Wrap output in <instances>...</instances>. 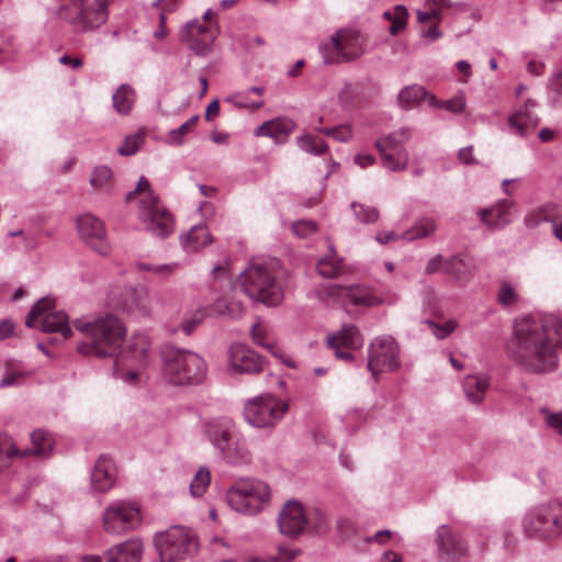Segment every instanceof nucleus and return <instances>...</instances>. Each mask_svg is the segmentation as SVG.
<instances>
[{
	"label": "nucleus",
	"instance_id": "obj_1",
	"mask_svg": "<svg viewBox=\"0 0 562 562\" xmlns=\"http://www.w3.org/2000/svg\"><path fill=\"white\" fill-rule=\"evenodd\" d=\"M557 321L544 316L524 315L513 324V333L506 342L508 359L521 371L548 374L558 369L557 341L550 335Z\"/></svg>",
	"mask_w": 562,
	"mask_h": 562
},
{
	"label": "nucleus",
	"instance_id": "obj_2",
	"mask_svg": "<svg viewBox=\"0 0 562 562\" xmlns=\"http://www.w3.org/2000/svg\"><path fill=\"white\" fill-rule=\"evenodd\" d=\"M72 325L86 338L77 350L87 357H111L126 334L123 323L111 313L86 315L75 319Z\"/></svg>",
	"mask_w": 562,
	"mask_h": 562
},
{
	"label": "nucleus",
	"instance_id": "obj_3",
	"mask_svg": "<svg viewBox=\"0 0 562 562\" xmlns=\"http://www.w3.org/2000/svg\"><path fill=\"white\" fill-rule=\"evenodd\" d=\"M201 429L204 438L224 462L236 467L251 463L252 453L247 438L231 417L209 418L202 423Z\"/></svg>",
	"mask_w": 562,
	"mask_h": 562
},
{
	"label": "nucleus",
	"instance_id": "obj_4",
	"mask_svg": "<svg viewBox=\"0 0 562 562\" xmlns=\"http://www.w3.org/2000/svg\"><path fill=\"white\" fill-rule=\"evenodd\" d=\"M160 373L166 383L173 386H195L207 375L205 359L188 348L165 344L159 350Z\"/></svg>",
	"mask_w": 562,
	"mask_h": 562
},
{
	"label": "nucleus",
	"instance_id": "obj_5",
	"mask_svg": "<svg viewBox=\"0 0 562 562\" xmlns=\"http://www.w3.org/2000/svg\"><path fill=\"white\" fill-rule=\"evenodd\" d=\"M153 543L160 562L184 561L199 549L196 535L183 526H172L156 532Z\"/></svg>",
	"mask_w": 562,
	"mask_h": 562
},
{
	"label": "nucleus",
	"instance_id": "obj_6",
	"mask_svg": "<svg viewBox=\"0 0 562 562\" xmlns=\"http://www.w3.org/2000/svg\"><path fill=\"white\" fill-rule=\"evenodd\" d=\"M220 34L217 13L207 9L200 19L188 21L179 31V40L196 56L212 53Z\"/></svg>",
	"mask_w": 562,
	"mask_h": 562
},
{
	"label": "nucleus",
	"instance_id": "obj_7",
	"mask_svg": "<svg viewBox=\"0 0 562 562\" xmlns=\"http://www.w3.org/2000/svg\"><path fill=\"white\" fill-rule=\"evenodd\" d=\"M522 529L528 537L555 540L562 537V503L550 501L529 509L522 519Z\"/></svg>",
	"mask_w": 562,
	"mask_h": 562
},
{
	"label": "nucleus",
	"instance_id": "obj_8",
	"mask_svg": "<svg viewBox=\"0 0 562 562\" xmlns=\"http://www.w3.org/2000/svg\"><path fill=\"white\" fill-rule=\"evenodd\" d=\"M244 293L252 301L276 306L283 300L281 286L271 271L262 265H250L239 276Z\"/></svg>",
	"mask_w": 562,
	"mask_h": 562
},
{
	"label": "nucleus",
	"instance_id": "obj_9",
	"mask_svg": "<svg viewBox=\"0 0 562 562\" xmlns=\"http://www.w3.org/2000/svg\"><path fill=\"white\" fill-rule=\"evenodd\" d=\"M270 487L259 480H241L232 485L226 493L228 506L240 514L255 515L270 502Z\"/></svg>",
	"mask_w": 562,
	"mask_h": 562
},
{
	"label": "nucleus",
	"instance_id": "obj_10",
	"mask_svg": "<svg viewBox=\"0 0 562 562\" xmlns=\"http://www.w3.org/2000/svg\"><path fill=\"white\" fill-rule=\"evenodd\" d=\"M140 524V504L136 499H119L109 504L102 514L103 530L112 536H124Z\"/></svg>",
	"mask_w": 562,
	"mask_h": 562
},
{
	"label": "nucleus",
	"instance_id": "obj_11",
	"mask_svg": "<svg viewBox=\"0 0 562 562\" xmlns=\"http://www.w3.org/2000/svg\"><path fill=\"white\" fill-rule=\"evenodd\" d=\"M288 404L271 394H261L244 405L245 422L254 428H272L285 415Z\"/></svg>",
	"mask_w": 562,
	"mask_h": 562
},
{
	"label": "nucleus",
	"instance_id": "obj_12",
	"mask_svg": "<svg viewBox=\"0 0 562 562\" xmlns=\"http://www.w3.org/2000/svg\"><path fill=\"white\" fill-rule=\"evenodd\" d=\"M319 53L326 64L351 61L363 55L364 41L358 31L340 30L319 45Z\"/></svg>",
	"mask_w": 562,
	"mask_h": 562
},
{
	"label": "nucleus",
	"instance_id": "obj_13",
	"mask_svg": "<svg viewBox=\"0 0 562 562\" xmlns=\"http://www.w3.org/2000/svg\"><path fill=\"white\" fill-rule=\"evenodd\" d=\"M143 226L153 236L167 238L175 231L172 214L160 203L150 189L149 182L143 178Z\"/></svg>",
	"mask_w": 562,
	"mask_h": 562
},
{
	"label": "nucleus",
	"instance_id": "obj_14",
	"mask_svg": "<svg viewBox=\"0 0 562 562\" xmlns=\"http://www.w3.org/2000/svg\"><path fill=\"white\" fill-rule=\"evenodd\" d=\"M367 367L375 380L380 373L396 371L401 367L400 347L392 336L382 335L370 342Z\"/></svg>",
	"mask_w": 562,
	"mask_h": 562
},
{
	"label": "nucleus",
	"instance_id": "obj_15",
	"mask_svg": "<svg viewBox=\"0 0 562 562\" xmlns=\"http://www.w3.org/2000/svg\"><path fill=\"white\" fill-rule=\"evenodd\" d=\"M408 128L394 131L375 142L383 167L390 171H403L408 166L409 155L404 144L409 139Z\"/></svg>",
	"mask_w": 562,
	"mask_h": 562
},
{
	"label": "nucleus",
	"instance_id": "obj_16",
	"mask_svg": "<svg viewBox=\"0 0 562 562\" xmlns=\"http://www.w3.org/2000/svg\"><path fill=\"white\" fill-rule=\"evenodd\" d=\"M53 306V301L48 297L37 301L26 316L25 324L30 328L40 327L45 333H60L64 338H69L71 328L66 313L48 312Z\"/></svg>",
	"mask_w": 562,
	"mask_h": 562
},
{
	"label": "nucleus",
	"instance_id": "obj_17",
	"mask_svg": "<svg viewBox=\"0 0 562 562\" xmlns=\"http://www.w3.org/2000/svg\"><path fill=\"white\" fill-rule=\"evenodd\" d=\"M314 514L317 521L312 524L301 503L296 501L286 502L278 517L280 532L289 537H295L307 527L317 531L322 530L325 527V517L318 510H315Z\"/></svg>",
	"mask_w": 562,
	"mask_h": 562
},
{
	"label": "nucleus",
	"instance_id": "obj_18",
	"mask_svg": "<svg viewBox=\"0 0 562 562\" xmlns=\"http://www.w3.org/2000/svg\"><path fill=\"white\" fill-rule=\"evenodd\" d=\"M76 227L80 238L98 254L105 256L110 252V244L103 222L87 213L77 217Z\"/></svg>",
	"mask_w": 562,
	"mask_h": 562
},
{
	"label": "nucleus",
	"instance_id": "obj_19",
	"mask_svg": "<svg viewBox=\"0 0 562 562\" xmlns=\"http://www.w3.org/2000/svg\"><path fill=\"white\" fill-rule=\"evenodd\" d=\"M228 370L235 374H252L263 370V358L244 344H233L228 349Z\"/></svg>",
	"mask_w": 562,
	"mask_h": 562
},
{
	"label": "nucleus",
	"instance_id": "obj_20",
	"mask_svg": "<svg viewBox=\"0 0 562 562\" xmlns=\"http://www.w3.org/2000/svg\"><path fill=\"white\" fill-rule=\"evenodd\" d=\"M329 294L356 307H373L385 303V300L376 296L370 289L359 284H334L329 288Z\"/></svg>",
	"mask_w": 562,
	"mask_h": 562
},
{
	"label": "nucleus",
	"instance_id": "obj_21",
	"mask_svg": "<svg viewBox=\"0 0 562 562\" xmlns=\"http://www.w3.org/2000/svg\"><path fill=\"white\" fill-rule=\"evenodd\" d=\"M170 1L171 0H158L154 2L148 13L146 30L150 34L151 38L157 43L155 44L149 42L154 52H160L161 47L158 44L164 43L169 35V30L166 26V3Z\"/></svg>",
	"mask_w": 562,
	"mask_h": 562
},
{
	"label": "nucleus",
	"instance_id": "obj_22",
	"mask_svg": "<svg viewBox=\"0 0 562 562\" xmlns=\"http://www.w3.org/2000/svg\"><path fill=\"white\" fill-rule=\"evenodd\" d=\"M536 103L533 101H526L507 119V124L515 135L526 138L535 132L539 125V117L533 112Z\"/></svg>",
	"mask_w": 562,
	"mask_h": 562
},
{
	"label": "nucleus",
	"instance_id": "obj_23",
	"mask_svg": "<svg viewBox=\"0 0 562 562\" xmlns=\"http://www.w3.org/2000/svg\"><path fill=\"white\" fill-rule=\"evenodd\" d=\"M436 543L439 553L446 555L449 561H459L468 554L465 542L453 535L447 525L437 528Z\"/></svg>",
	"mask_w": 562,
	"mask_h": 562
},
{
	"label": "nucleus",
	"instance_id": "obj_24",
	"mask_svg": "<svg viewBox=\"0 0 562 562\" xmlns=\"http://www.w3.org/2000/svg\"><path fill=\"white\" fill-rule=\"evenodd\" d=\"M140 352L137 349H123L114 362V374L125 383H133L138 378Z\"/></svg>",
	"mask_w": 562,
	"mask_h": 562
},
{
	"label": "nucleus",
	"instance_id": "obj_25",
	"mask_svg": "<svg viewBox=\"0 0 562 562\" xmlns=\"http://www.w3.org/2000/svg\"><path fill=\"white\" fill-rule=\"evenodd\" d=\"M116 468L112 459L101 456L93 468L91 474V485L97 492H106L115 483Z\"/></svg>",
	"mask_w": 562,
	"mask_h": 562
},
{
	"label": "nucleus",
	"instance_id": "obj_26",
	"mask_svg": "<svg viewBox=\"0 0 562 562\" xmlns=\"http://www.w3.org/2000/svg\"><path fill=\"white\" fill-rule=\"evenodd\" d=\"M513 206L512 201L501 200L491 207L481 209L477 214L487 226L502 228L513 221Z\"/></svg>",
	"mask_w": 562,
	"mask_h": 562
},
{
	"label": "nucleus",
	"instance_id": "obj_27",
	"mask_svg": "<svg viewBox=\"0 0 562 562\" xmlns=\"http://www.w3.org/2000/svg\"><path fill=\"white\" fill-rule=\"evenodd\" d=\"M94 4V8H87L85 4L76 2V10L72 16L81 18L78 24L85 30L98 27L108 20V4L103 0H95Z\"/></svg>",
	"mask_w": 562,
	"mask_h": 562
},
{
	"label": "nucleus",
	"instance_id": "obj_28",
	"mask_svg": "<svg viewBox=\"0 0 562 562\" xmlns=\"http://www.w3.org/2000/svg\"><path fill=\"white\" fill-rule=\"evenodd\" d=\"M295 130V123L285 117H279L265 122L255 130L256 136L272 138L276 144H283Z\"/></svg>",
	"mask_w": 562,
	"mask_h": 562
},
{
	"label": "nucleus",
	"instance_id": "obj_29",
	"mask_svg": "<svg viewBox=\"0 0 562 562\" xmlns=\"http://www.w3.org/2000/svg\"><path fill=\"white\" fill-rule=\"evenodd\" d=\"M364 340L359 329L353 324H344L341 328L327 337V346L330 349L346 347L348 349H359Z\"/></svg>",
	"mask_w": 562,
	"mask_h": 562
},
{
	"label": "nucleus",
	"instance_id": "obj_30",
	"mask_svg": "<svg viewBox=\"0 0 562 562\" xmlns=\"http://www.w3.org/2000/svg\"><path fill=\"white\" fill-rule=\"evenodd\" d=\"M463 392L468 401L480 404L490 387V378L486 374H469L462 383Z\"/></svg>",
	"mask_w": 562,
	"mask_h": 562
},
{
	"label": "nucleus",
	"instance_id": "obj_31",
	"mask_svg": "<svg viewBox=\"0 0 562 562\" xmlns=\"http://www.w3.org/2000/svg\"><path fill=\"white\" fill-rule=\"evenodd\" d=\"M181 245L187 251H198L212 243V236L205 225H194L180 236Z\"/></svg>",
	"mask_w": 562,
	"mask_h": 562
},
{
	"label": "nucleus",
	"instance_id": "obj_32",
	"mask_svg": "<svg viewBox=\"0 0 562 562\" xmlns=\"http://www.w3.org/2000/svg\"><path fill=\"white\" fill-rule=\"evenodd\" d=\"M108 562H140V541L128 540L109 550Z\"/></svg>",
	"mask_w": 562,
	"mask_h": 562
},
{
	"label": "nucleus",
	"instance_id": "obj_33",
	"mask_svg": "<svg viewBox=\"0 0 562 562\" xmlns=\"http://www.w3.org/2000/svg\"><path fill=\"white\" fill-rule=\"evenodd\" d=\"M432 95L424 87L412 85L403 88L397 97L398 105L404 110H411L418 106L422 101L429 103V97Z\"/></svg>",
	"mask_w": 562,
	"mask_h": 562
},
{
	"label": "nucleus",
	"instance_id": "obj_34",
	"mask_svg": "<svg viewBox=\"0 0 562 562\" xmlns=\"http://www.w3.org/2000/svg\"><path fill=\"white\" fill-rule=\"evenodd\" d=\"M471 271L472 265L467 256L457 255L445 261L443 272L452 276L459 282H467Z\"/></svg>",
	"mask_w": 562,
	"mask_h": 562
},
{
	"label": "nucleus",
	"instance_id": "obj_35",
	"mask_svg": "<svg viewBox=\"0 0 562 562\" xmlns=\"http://www.w3.org/2000/svg\"><path fill=\"white\" fill-rule=\"evenodd\" d=\"M496 301L503 307H513L520 301L518 283L509 280H502L497 288Z\"/></svg>",
	"mask_w": 562,
	"mask_h": 562
},
{
	"label": "nucleus",
	"instance_id": "obj_36",
	"mask_svg": "<svg viewBox=\"0 0 562 562\" xmlns=\"http://www.w3.org/2000/svg\"><path fill=\"white\" fill-rule=\"evenodd\" d=\"M437 228V223L431 217H423L416 224L403 233V239L412 241L430 236Z\"/></svg>",
	"mask_w": 562,
	"mask_h": 562
},
{
	"label": "nucleus",
	"instance_id": "obj_37",
	"mask_svg": "<svg viewBox=\"0 0 562 562\" xmlns=\"http://www.w3.org/2000/svg\"><path fill=\"white\" fill-rule=\"evenodd\" d=\"M296 144L301 150L314 156L323 155L328 150V145L325 140L310 134L299 136L296 138Z\"/></svg>",
	"mask_w": 562,
	"mask_h": 562
},
{
	"label": "nucleus",
	"instance_id": "obj_38",
	"mask_svg": "<svg viewBox=\"0 0 562 562\" xmlns=\"http://www.w3.org/2000/svg\"><path fill=\"white\" fill-rule=\"evenodd\" d=\"M383 16L391 22L390 33L396 35L405 29L408 14L404 5L397 4L392 10L385 11Z\"/></svg>",
	"mask_w": 562,
	"mask_h": 562
},
{
	"label": "nucleus",
	"instance_id": "obj_39",
	"mask_svg": "<svg viewBox=\"0 0 562 562\" xmlns=\"http://www.w3.org/2000/svg\"><path fill=\"white\" fill-rule=\"evenodd\" d=\"M134 103V93L127 85H122L113 94V105L120 114H127Z\"/></svg>",
	"mask_w": 562,
	"mask_h": 562
},
{
	"label": "nucleus",
	"instance_id": "obj_40",
	"mask_svg": "<svg viewBox=\"0 0 562 562\" xmlns=\"http://www.w3.org/2000/svg\"><path fill=\"white\" fill-rule=\"evenodd\" d=\"M209 315V308L206 306H199L194 311L188 313L181 324L180 329L190 336L194 329L206 318Z\"/></svg>",
	"mask_w": 562,
	"mask_h": 562
},
{
	"label": "nucleus",
	"instance_id": "obj_41",
	"mask_svg": "<svg viewBox=\"0 0 562 562\" xmlns=\"http://www.w3.org/2000/svg\"><path fill=\"white\" fill-rule=\"evenodd\" d=\"M32 450L31 452L36 457H47L50 453L53 439L52 437L43 431L35 430L32 436Z\"/></svg>",
	"mask_w": 562,
	"mask_h": 562
},
{
	"label": "nucleus",
	"instance_id": "obj_42",
	"mask_svg": "<svg viewBox=\"0 0 562 562\" xmlns=\"http://www.w3.org/2000/svg\"><path fill=\"white\" fill-rule=\"evenodd\" d=\"M317 270L325 278H335L341 273L342 262L335 254H330L318 260Z\"/></svg>",
	"mask_w": 562,
	"mask_h": 562
},
{
	"label": "nucleus",
	"instance_id": "obj_43",
	"mask_svg": "<svg viewBox=\"0 0 562 562\" xmlns=\"http://www.w3.org/2000/svg\"><path fill=\"white\" fill-rule=\"evenodd\" d=\"M211 483V472L209 468L201 467L193 476L190 484V493L194 497L202 496Z\"/></svg>",
	"mask_w": 562,
	"mask_h": 562
},
{
	"label": "nucleus",
	"instance_id": "obj_44",
	"mask_svg": "<svg viewBox=\"0 0 562 562\" xmlns=\"http://www.w3.org/2000/svg\"><path fill=\"white\" fill-rule=\"evenodd\" d=\"M429 105L434 108H445L452 113H461L464 111L467 102L463 93H459L450 100L441 101L435 95L429 97Z\"/></svg>",
	"mask_w": 562,
	"mask_h": 562
},
{
	"label": "nucleus",
	"instance_id": "obj_45",
	"mask_svg": "<svg viewBox=\"0 0 562 562\" xmlns=\"http://www.w3.org/2000/svg\"><path fill=\"white\" fill-rule=\"evenodd\" d=\"M198 120L199 115H193L178 128L170 131L167 135L168 143L176 146L182 145L184 143V136L193 130Z\"/></svg>",
	"mask_w": 562,
	"mask_h": 562
},
{
	"label": "nucleus",
	"instance_id": "obj_46",
	"mask_svg": "<svg viewBox=\"0 0 562 562\" xmlns=\"http://www.w3.org/2000/svg\"><path fill=\"white\" fill-rule=\"evenodd\" d=\"M318 132L334 138L339 143H348L353 137L352 126L350 124H341L333 127H321Z\"/></svg>",
	"mask_w": 562,
	"mask_h": 562
},
{
	"label": "nucleus",
	"instance_id": "obj_47",
	"mask_svg": "<svg viewBox=\"0 0 562 562\" xmlns=\"http://www.w3.org/2000/svg\"><path fill=\"white\" fill-rule=\"evenodd\" d=\"M351 209L356 218L362 223H374L379 218V212L373 206H368L360 203H352Z\"/></svg>",
	"mask_w": 562,
	"mask_h": 562
},
{
	"label": "nucleus",
	"instance_id": "obj_48",
	"mask_svg": "<svg viewBox=\"0 0 562 562\" xmlns=\"http://www.w3.org/2000/svg\"><path fill=\"white\" fill-rule=\"evenodd\" d=\"M112 170L108 166L97 167L91 176L90 183L97 189H106L111 183Z\"/></svg>",
	"mask_w": 562,
	"mask_h": 562
},
{
	"label": "nucleus",
	"instance_id": "obj_49",
	"mask_svg": "<svg viewBox=\"0 0 562 562\" xmlns=\"http://www.w3.org/2000/svg\"><path fill=\"white\" fill-rule=\"evenodd\" d=\"M250 335H251L252 341L256 345L268 349L274 356L278 355L277 351H274V345L272 342L266 341V327L262 325L261 322H256L255 324H252L251 329H250Z\"/></svg>",
	"mask_w": 562,
	"mask_h": 562
},
{
	"label": "nucleus",
	"instance_id": "obj_50",
	"mask_svg": "<svg viewBox=\"0 0 562 562\" xmlns=\"http://www.w3.org/2000/svg\"><path fill=\"white\" fill-rule=\"evenodd\" d=\"M140 144V132L125 137L123 144L117 148V153L122 156H131L137 153Z\"/></svg>",
	"mask_w": 562,
	"mask_h": 562
},
{
	"label": "nucleus",
	"instance_id": "obj_51",
	"mask_svg": "<svg viewBox=\"0 0 562 562\" xmlns=\"http://www.w3.org/2000/svg\"><path fill=\"white\" fill-rule=\"evenodd\" d=\"M426 324L438 339L447 338L457 328V322L454 319H448L442 325H438L432 321H427Z\"/></svg>",
	"mask_w": 562,
	"mask_h": 562
},
{
	"label": "nucleus",
	"instance_id": "obj_52",
	"mask_svg": "<svg viewBox=\"0 0 562 562\" xmlns=\"http://www.w3.org/2000/svg\"><path fill=\"white\" fill-rule=\"evenodd\" d=\"M247 91L241 93H236L228 101L233 102V104L239 109H250L258 110L263 105V100H249L247 97Z\"/></svg>",
	"mask_w": 562,
	"mask_h": 562
},
{
	"label": "nucleus",
	"instance_id": "obj_53",
	"mask_svg": "<svg viewBox=\"0 0 562 562\" xmlns=\"http://www.w3.org/2000/svg\"><path fill=\"white\" fill-rule=\"evenodd\" d=\"M317 226L312 221H297L292 224L293 234L300 238H307L316 233Z\"/></svg>",
	"mask_w": 562,
	"mask_h": 562
},
{
	"label": "nucleus",
	"instance_id": "obj_54",
	"mask_svg": "<svg viewBox=\"0 0 562 562\" xmlns=\"http://www.w3.org/2000/svg\"><path fill=\"white\" fill-rule=\"evenodd\" d=\"M525 221L528 226H536L541 222L550 221L549 206H543L530 212Z\"/></svg>",
	"mask_w": 562,
	"mask_h": 562
},
{
	"label": "nucleus",
	"instance_id": "obj_55",
	"mask_svg": "<svg viewBox=\"0 0 562 562\" xmlns=\"http://www.w3.org/2000/svg\"><path fill=\"white\" fill-rule=\"evenodd\" d=\"M77 0H64V3L60 5V14L71 23H79L81 18H74L72 14L76 10ZM81 4H85V0H78Z\"/></svg>",
	"mask_w": 562,
	"mask_h": 562
},
{
	"label": "nucleus",
	"instance_id": "obj_56",
	"mask_svg": "<svg viewBox=\"0 0 562 562\" xmlns=\"http://www.w3.org/2000/svg\"><path fill=\"white\" fill-rule=\"evenodd\" d=\"M295 553L290 550L281 549L279 557H269L267 559L250 558L247 562H289L293 560Z\"/></svg>",
	"mask_w": 562,
	"mask_h": 562
},
{
	"label": "nucleus",
	"instance_id": "obj_57",
	"mask_svg": "<svg viewBox=\"0 0 562 562\" xmlns=\"http://www.w3.org/2000/svg\"><path fill=\"white\" fill-rule=\"evenodd\" d=\"M18 454V450L8 441L0 440V469L8 465L12 456Z\"/></svg>",
	"mask_w": 562,
	"mask_h": 562
},
{
	"label": "nucleus",
	"instance_id": "obj_58",
	"mask_svg": "<svg viewBox=\"0 0 562 562\" xmlns=\"http://www.w3.org/2000/svg\"><path fill=\"white\" fill-rule=\"evenodd\" d=\"M547 425L562 436V411L558 413H546Z\"/></svg>",
	"mask_w": 562,
	"mask_h": 562
},
{
	"label": "nucleus",
	"instance_id": "obj_59",
	"mask_svg": "<svg viewBox=\"0 0 562 562\" xmlns=\"http://www.w3.org/2000/svg\"><path fill=\"white\" fill-rule=\"evenodd\" d=\"M442 20V14L438 12L436 9H428L426 11H417V21L419 23H426L429 21H435L440 23Z\"/></svg>",
	"mask_w": 562,
	"mask_h": 562
},
{
	"label": "nucleus",
	"instance_id": "obj_60",
	"mask_svg": "<svg viewBox=\"0 0 562 562\" xmlns=\"http://www.w3.org/2000/svg\"><path fill=\"white\" fill-rule=\"evenodd\" d=\"M446 260L447 259H443L440 255L430 258L425 267V272L435 273L437 271H443Z\"/></svg>",
	"mask_w": 562,
	"mask_h": 562
},
{
	"label": "nucleus",
	"instance_id": "obj_61",
	"mask_svg": "<svg viewBox=\"0 0 562 562\" xmlns=\"http://www.w3.org/2000/svg\"><path fill=\"white\" fill-rule=\"evenodd\" d=\"M543 316L544 318H553L557 321L554 329L551 328L549 331L551 337L555 339L557 346L560 345L562 347V318L553 314H548Z\"/></svg>",
	"mask_w": 562,
	"mask_h": 562
},
{
	"label": "nucleus",
	"instance_id": "obj_62",
	"mask_svg": "<svg viewBox=\"0 0 562 562\" xmlns=\"http://www.w3.org/2000/svg\"><path fill=\"white\" fill-rule=\"evenodd\" d=\"M353 162L360 168H367L373 166L376 162V158L367 153H359L353 157Z\"/></svg>",
	"mask_w": 562,
	"mask_h": 562
},
{
	"label": "nucleus",
	"instance_id": "obj_63",
	"mask_svg": "<svg viewBox=\"0 0 562 562\" xmlns=\"http://www.w3.org/2000/svg\"><path fill=\"white\" fill-rule=\"evenodd\" d=\"M425 5L428 9H436L443 15V10L450 9L456 4L450 0H425Z\"/></svg>",
	"mask_w": 562,
	"mask_h": 562
},
{
	"label": "nucleus",
	"instance_id": "obj_64",
	"mask_svg": "<svg viewBox=\"0 0 562 562\" xmlns=\"http://www.w3.org/2000/svg\"><path fill=\"white\" fill-rule=\"evenodd\" d=\"M437 22H435L434 25L429 26L428 29H423L420 31L422 37L426 38L428 42H435L436 40L441 37V32L438 29Z\"/></svg>",
	"mask_w": 562,
	"mask_h": 562
}]
</instances>
